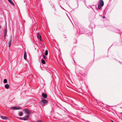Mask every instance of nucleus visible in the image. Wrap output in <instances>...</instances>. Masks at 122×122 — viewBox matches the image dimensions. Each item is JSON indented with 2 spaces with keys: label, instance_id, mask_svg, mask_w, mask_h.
<instances>
[{
  "label": "nucleus",
  "instance_id": "obj_1",
  "mask_svg": "<svg viewBox=\"0 0 122 122\" xmlns=\"http://www.w3.org/2000/svg\"><path fill=\"white\" fill-rule=\"evenodd\" d=\"M41 104L42 105H44L47 104L48 101L44 98H42L41 100Z\"/></svg>",
  "mask_w": 122,
  "mask_h": 122
},
{
  "label": "nucleus",
  "instance_id": "obj_2",
  "mask_svg": "<svg viewBox=\"0 0 122 122\" xmlns=\"http://www.w3.org/2000/svg\"><path fill=\"white\" fill-rule=\"evenodd\" d=\"M10 108L11 109L14 110L19 109L20 108V107H11Z\"/></svg>",
  "mask_w": 122,
  "mask_h": 122
},
{
  "label": "nucleus",
  "instance_id": "obj_3",
  "mask_svg": "<svg viewBox=\"0 0 122 122\" xmlns=\"http://www.w3.org/2000/svg\"><path fill=\"white\" fill-rule=\"evenodd\" d=\"M23 111L25 113L27 114H29L30 113L29 111L26 109H24Z\"/></svg>",
  "mask_w": 122,
  "mask_h": 122
},
{
  "label": "nucleus",
  "instance_id": "obj_4",
  "mask_svg": "<svg viewBox=\"0 0 122 122\" xmlns=\"http://www.w3.org/2000/svg\"><path fill=\"white\" fill-rule=\"evenodd\" d=\"M4 38H5L6 35H7V30L6 29H5L4 30Z\"/></svg>",
  "mask_w": 122,
  "mask_h": 122
},
{
  "label": "nucleus",
  "instance_id": "obj_5",
  "mask_svg": "<svg viewBox=\"0 0 122 122\" xmlns=\"http://www.w3.org/2000/svg\"><path fill=\"white\" fill-rule=\"evenodd\" d=\"M29 117V116L28 115H27L25 117H23L24 120H25L28 119Z\"/></svg>",
  "mask_w": 122,
  "mask_h": 122
},
{
  "label": "nucleus",
  "instance_id": "obj_6",
  "mask_svg": "<svg viewBox=\"0 0 122 122\" xmlns=\"http://www.w3.org/2000/svg\"><path fill=\"white\" fill-rule=\"evenodd\" d=\"M100 4L101 6H103L104 5V2L102 0H100L99 1Z\"/></svg>",
  "mask_w": 122,
  "mask_h": 122
},
{
  "label": "nucleus",
  "instance_id": "obj_7",
  "mask_svg": "<svg viewBox=\"0 0 122 122\" xmlns=\"http://www.w3.org/2000/svg\"><path fill=\"white\" fill-rule=\"evenodd\" d=\"M1 117L3 119L5 120V119H8V118L7 117H3L2 116H1Z\"/></svg>",
  "mask_w": 122,
  "mask_h": 122
},
{
  "label": "nucleus",
  "instance_id": "obj_8",
  "mask_svg": "<svg viewBox=\"0 0 122 122\" xmlns=\"http://www.w3.org/2000/svg\"><path fill=\"white\" fill-rule=\"evenodd\" d=\"M27 58V55L26 52H25L24 54V58L25 59H26Z\"/></svg>",
  "mask_w": 122,
  "mask_h": 122
},
{
  "label": "nucleus",
  "instance_id": "obj_9",
  "mask_svg": "<svg viewBox=\"0 0 122 122\" xmlns=\"http://www.w3.org/2000/svg\"><path fill=\"white\" fill-rule=\"evenodd\" d=\"M42 96L45 98H46L47 96V95L46 94L44 93H42Z\"/></svg>",
  "mask_w": 122,
  "mask_h": 122
},
{
  "label": "nucleus",
  "instance_id": "obj_10",
  "mask_svg": "<svg viewBox=\"0 0 122 122\" xmlns=\"http://www.w3.org/2000/svg\"><path fill=\"white\" fill-rule=\"evenodd\" d=\"M9 87V86L8 84H6L5 85V87L7 89H8Z\"/></svg>",
  "mask_w": 122,
  "mask_h": 122
},
{
  "label": "nucleus",
  "instance_id": "obj_11",
  "mask_svg": "<svg viewBox=\"0 0 122 122\" xmlns=\"http://www.w3.org/2000/svg\"><path fill=\"white\" fill-rule=\"evenodd\" d=\"M37 38L39 39L41 38V37L40 35V34L39 33H38L37 34Z\"/></svg>",
  "mask_w": 122,
  "mask_h": 122
},
{
  "label": "nucleus",
  "instance_id": "obj_12",
  "mask_svg": "<svg viewBox=\"0 0 122 122\" xmlns=\"http://www.w3.org/2000/svg\"><path fill=\"white\" fill-rule=\"evenodd\" d=\"M8 0L10 3L12 5H14V4L11 0Z\"/></svg>",
  "mask_w": 122,
  "mask_h": 122
},
{
  "label": "nucleus",
  "instance_id": "obj_13",
  "mask_svg": "<svg viewBox=\"0 0 122 122\" xmlns=\"http://www.w3.org/2000/svg\"><path fill=\"white\" fill-rule=\"evenodd\" d=\"M11 40H10L8 43L9 47H10V46L11 44Z\"/></svg>",
  "mask_w": 122,
  "mask_h": 122
},
{
  "label": "nucleus",
  "instance_id": "obj_14",
  "mask_svg": "<svg viewBox=\"0 0 122 122\" xmlns=\"http://www.w3.org/2000/svg\"><path fill=\"white\" fill-rule=\"evenodd\" d=\"M42 63L44 64H45V62L44 60L43 59H42L41 60Z\"/></svg>",
  "mask_w": 122,
  "mask_h": 122
},
{
  "label": "nucleus",
  "instance_id": "obj_15",
  "mask_svg": "<svg viewBox=\"0 0 122 122\" xmlns=\"http://www.w3.org/2000/svg\"><path fill=\"white\" fill-rule=\"evenodd\" d=\"M3 82L5 83H6L7 82V80L6 79H4V80Z\"/></svg>",
  "mask_w": 122,
  "mask_h": 122
},
{
  "label": "nucleus",
  "instance_id": "obj_16",
  "mask_svg": "<svg viewBox=\"0 0 122 122\" xmlns=\"http://www.w3.org/2000/svg\"><path fill=\"white\" fill-rule=\"evenodd\" d=\"M45 54L46 55H47L48 54V51L47 50H46L45 52Z\"/></svg>",
  "mask_w": 122,
  "mask_h": 122
},
{
  "label": "nucleus",
  "instance_id": "obj_17",
  "mask_svg": "<svg viewBox=\"0 0 122 122\" xmlns=\"http://www.w3.org/2000/svg\"><path fill=\"white\" fill-rule=\"evenodd\" d=\"M23 114V113L22 112H20L19 113V115L20 116H21Z\"/></svg>",
  "mask_w": 122,
  "mask_h": 122
},
{
  "label": "nucleus",
  "instance_id": "obj_18",
  "mask_svg": "<svg viewBox=\"0 0 122 122\" xmlns=\"http://www.w3.org/2000/svg\"><path fill=\"white\" fill-rule=\"evenodd\" d=\"M43 56L44 58V59H46V57L45 55L44 54H43Z\"/></svg>",
  "mask_w": 122,
  "mask_h": 122
},
{
  "label": "nucleus",
  "instance_id": "obj_19",
  "mask_svg": "<svg viewBox=\"0 0 122 122\" xmlns=\"http://www.w3.org/2000/svg\"><path fill=\"white\" fill-rule=\"evenodd\" d=\"M98 9H100L101 8V6L98 5Z\"/></svg>",
  "mask_w": 122,
  "mask_h": 122
},
{
  "label": "nucleus",
  "instance_id": "obj_20",
  "mask_svg": "<svg viewBox=\"0 0 122 122\" xmlns=\"http://www.w3.org/2000/svg\"><path fill=\"white\" fill-rule=\"evenodd\" d=\"M20 119L21 120H24L23 117V118H22L20 117Z\"/></svg>",
  "mask_w": 122,
  "mask_h": 122
},
{
  "label": "nucleus",
  "instance_id": "obj_21",
  "mask_svg": "<svg viewBox=\"0 0 122 122\" xmlns=\"http://www.w3.org/2000/svg\"><path fill=\"white\" fill-rule=\"evenodd\" d=\"M37 122H41V121H40V120H38L37 121Z\"/></svg>",
  "mask_w": 122,
  "mask_h": 122
},
{
  "label": "nucleus",
  "instance_id": "obj_22",
  "mask_svg": "<svg viewBox=\"0 0 122 122\" xmlns=\"http://www.w3.org/2000/svg\"><path fill=\"white\" fill-rule=\"evenodd\" d=\"M102 18H106V17L105 16H103L102 17Z\"/></svg>",
  "mask_w": 122,
  "mask_h": 122
},
{
  "label": "nucleus",
  "instance_id": "obj_23",
  "mask_svg": "<svg viewBox=\"0 0 122 122\" xmlns=\"http://www.w3.org/2000/svg\"><path fill=\"white\" fill-rule=\"evenodd\" d=\"M39 39H40V40L41 41H42V39H41V38H40Z\"/></svg>",
  "mask_w": 122,
  "mask_h": 122
},
{
  "label": "nucleus",
  "instance_id": "obj_24",
  "mask_svg": "<svg viewBox=\"0 0 122 122\" xmlns=\"http://www.w3.org/2000/svg\"><path fill=\"white\" fill-rule=\"evenodd\" d=\"M1 28V26L0 25V29Z\"/></svg>",
  "mask_w": 122,
  "mask_h": 122
},
{
  "label": "nucleus",
  "instance_id": "obj_25",
  "mask_svg": "<svg viewBox=\"0 0 122 122\" xmlns=\"http://www.w3.org/2000/svg\"><path fill=\"white\" fill-rule=\"evenodd\" d=\"M121 114H122V112H121Z\"/></svg>",
  "mask_w": 122,
  "mask_h": 122
}]
</instances>
